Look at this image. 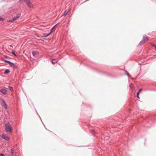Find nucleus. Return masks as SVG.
Masks as SVG:
<instances>
[{
  "mask_svg": "<svg viewBox=\"0 0 156 156\" xmlns=\"http://www.w3.org/2000/svg\"><path fill=\"white\" fill-rule=\"evenodd\" d=\"M5 128L6 131L7 132L12 133V128L9 122H8L5 124Z\"/></svg>",
  "mask_w": 156,
  "mask_h": 156,
  "instance_id": "f257e3e1",
  "label": "nucleus"
},
{
  "mask_svg": "<svg viewBox=\"0 0 156 156\" xmlns=\"http://www.w3.org/2000/svg\"><path fill=\"white\" fill-rule=\"evenodd\" d=\"M148 39V37L146 35L143 36V40L140 42L139 44V46L143 45L144 43L147 41Z\"/></svg>",
  "mask_w": 156,
  "mask_h": 156,
  "instance_id": "f03ea898",
  "label": "nucleus"
},
{
  "mask_svg": "<svg viewBox=\"0 0 156 156\" xmlns=\"http://www.w3.org/2000/svg\"><path fill=\"white\" fill-rule=\"evenodd\" d=\"M21 16V14L19 13L16 16L14 17L12 19L8 20V22L14 21L19 18Z\"/></svg>",
  "mask_w": 156,
  "mask_h": 156,
  "instance_id": "7ed1b4c3",
  "label": "nucleus"
},
{
  "mask_svg": "<svg viewBox=\"0 0 156 156\" xmlns=\"http://www.w3.org/2000/svg\"><path fill=\"white\" fill-rule=\"evenodd\" d=\"M26 3L29 7L32 8L33 7L34 5L33 4L30 2V0H27Z\"/></svg>",
  "mask_w": 156,
  "mask_h": 156,
  "instance_id": "20e7f679",
  "label": "nucleus"
},
{
  "mask_svg": "<svg viewBox=\"0 0 156 156\" xmlns=\"http://www.w3.org/2000/svg\"><path fill=\"white\" fill-rule=\"evenodd\" d=\"M2 137L3 139L6 140H9V137L7 136V135L4 133L2 134Z\"/></svg>",
  "mask_w": 156,
  "mask_h": 156,
  "instance_id": "39448f33",
  "label": "nucleus"
},
{
  "mask_svg": "<svg viewBox=\"0 0 156 156\" xmlns=\"http://www.w3.org/2000/svg\"><path fill=\"white\" fill-rule=\"evenodd\" d=\"M32 53L34 56L36 57H38L39 55V53L37 51H32Z\"/></svg>",
  "mask_w": 156,
  "mask_h": 156,
  "instance_id": "423d86ee",
  "label": "nucleus"
},
{
  "mask_svg": "<svg viewBox=\"0 0 156 156\" xmlns=\"http://www.w3.org/2000/svg\"><path fill=\"white\" fill-rule=\"evenodd\" d=\"M0 91L4 95H6L7 94V90L4 89H2L0 90Z\"/></svg>",
  "mask_w": 156,
  "mask_h": 156,
  "instance_id": "0eeeda50",
  "label": "nucleus"
},
{
  "mask_svg": "<svg viewBox=\"0 0 156 156\" xmlns=\"http://www.w3.org/2000/svg\"><path fill=\"white\" fill-rule=\"evenodd\" d=\"M12 68L14 69H16L17 68V67L16 65L14 64L13 63L12 64L11 66Z\"/></svg>",
  "mask_w": 156,
  "mask_h": 156,
  "instance_id": "6e6552de",
  "label": "nucleus"
},
{
  "mask_svg": "<svg viewBox=\"0 0 156 156\" xmlns=\"http://www.w3.org/2000/svg\"><path fill=\"white\" fill-rule=\"evenodd\" d=\"M4 62H5V63H6L9 64L10 66H11L12 64V62H11L7 60H5L4 61Z\"/></svg>",
  "mask_w": 156,
  "mask_h": 156,
  "instance_id": "1a4fd4ad",
  "label": "nucleus"
},
{
  "mask_svg": "<svg viewBox=\"0 0 156 156\" xmlns=\"http://www.w3.org/2000/svg\"><path fill=\"white\" fill-rule=\"evenodd\" d=\"M2 101H3V103H4V107L5 109H7V107L5 101L3 100H2Z\"/></svg>",
  "mask_w": 156,
  "mask_h": 156,
  "instance_id": "9d476101",
  "label": "nucleus"
},
{
  "mask_svg": "<svg viewBox=\"0 0 156 156\" xmlns=\"http://www.w3.org/2000/svg\"><path fill=\"white\" fill-rule=\"evenodd\" d=\"M9 69H7L5 70V71L4 72V73L5 74H7L9 73Z\"/></svg>",
  "mask_w": 156,
  "mask_h": 156,
  "instance_id": "9b49d317",
  "label": "nucleus"
},
{
  "mask_svg": "<svg viewBox=\"0 0 156 156\" xmlns=\"http://www.w3.org/2000/svg\"><path fill=\"white\" fill-rule=\"evenodd\" d=\"M58 24L57 23V24H56V25H55L54 27H53L51 29V30H50V32H51V33H52V32H53V30L55 28V26Z\"/></svg>",
  "mask_w": 156,
  "mask_h": 156,
  "instance_id": "f8f14e48",
  "label": "nucleus"
},
{
  "mask_svg": "<svg viewBox=\"0 0 156 156\" xmlns=\"http://www.w3.org/2000/svg\"><path fill=\"white\" fill-rule=\"evenodd\" d=\"M27 0H20L19 1V2H20V3H23V2L24 1H25L26 2H27Z\"/></svg>",
  "mask_w": 156,
  "mask_h": 156,
  "instance_id": "ddd939ff",
  "label": "nucleus"
},
{
  "mask_svg": "<svg viewBox=\"0 0 156 156\" xmlns=\"http://www.w3.org/2000/svg\"><path fill=\"white\" fill-rule=\"evenodd\" d=\"M11 53L13 55L15 56H16V55L15 54V52L14 51H12L11 52Z\"/></svg>",
  "mask_w": 156,
  "mask_h": 156,
  "instance_id": "4468645a",
  "label": "nucleus"
},
{
  "mask_svg": "<svg viewBox=\"0 0 156 156\" xmlns=\"http://www.w3.org/2000/svg\"><path fill=\"white\" fill-rule=\"evenodd\" d=\"M129 87L131 88H133V85L132 83L129 84Z\"/></svg>",
  "mask_w": 156,
  "mask_h": 156,
  "instance_id": "2eb2a0df",
  "label": "nucleus"
},
{
  "mask_svg": "<svg viewBox=\"0 0 156 156\" xmlns=\"http://www.w3.org/2000/svg\"><path fill=\"white\" fill-rule=\"evenodd\" d=\"M9 88L11 91L13 90V87H12L9 86Z\"/></svg>",
  "mask_w": 156,
  "mask_h": 156,
  "instance_id": "dca6fc26",
  "label": "nucleus"
},
{
  "mask_svg": "<svg viewBox=\"0 0 156 156\" xmlns=\"http://www.w3.org/2000/svg\"><path fill=\"white\" fill-rule=\"evenodd\" d=\"M51 34V32H50L49 33H48V34H47L44 37H47L48 36H49Z\"/></svg>",
  "mask_w": 156,
  "mask_h": 156,
  "instance_id": "f3484780",
  "label": "nucleus"
},
{
  "mask_svg": "<svg viewBox=\"0 0 156 156\" xmlns=\"http://www.w3.org/2000/svg\"><path fill=\"white\" fill-rule=\"evenodd\" d=\"M151 46L153 47H154L156 49V45H155L154 44H151Z\"/></svg>",
  "mask_w": 156,
  "mask_h": 156,
  "instance_id": "a211bd4d",
  "label": "nucleus"
},
{
  "mask_svg": "<svg viewBox=\"0 0 156 156\" xmlns=\"http://www.w3.org/2000/svg\"><path fill=\"white\" fill-rule=\"evenodd\" d=\"M13 150L12 149L11 150V154L12 156L13 155Z\"/></svg>",
  "mask_w": 156,
  "mask_h": 156,
  "instance_id": "6ab92c4d",
  "label": "nucleus"
},
{
  "mask_svg": "<svg viewBox=\"0 0 156 156\" xmlns=\"http://www.w3.org/2000/svg\"><path fill=\"white\" fill-rule=\"evenodd\" d=\"M4 20V19L1 17H0V21H3Z\"/></svg>",
  "mask_w": 156,
  "mask_h": 156,
  "instance_id": "aec40b11",
  "label": "nucleus"
},
{
  "mask_svg": "<svg viewBox=\"0 0 156 156\" xmlns=\"http://www.w3.org/2000/svg\"><path fill=\"white\" fill-rule=\"evenodd\" d=\"M67 15V13H66V12H65L64 13V16H65Z\"/></svg>",
  "mask_w": 156,
  "mask_h": 156,
  "instance_id": "412c9836",
  "label": "nucleus"
},
{
  "mask_svg": "<svg viewBox=\"0 0 156 156\" xmlns=\"http://www.w3.org/2000/svg\"><path fill=\"white\" fill-rule=\"evenodd\" d=\"M0 156H5L4 154L1 153H0Z\"/></svg>",
  "mask_w": 156,
  "mask_h": 156,
  "instance_id": "4be33fe9",
  "label": "nucleus"
},
{
  "mask_svg": "<svg viewBox=\"0 0 156 156\" xmlns=\"http://www.w3.org/2000/svg\"><path fill=\"white\" fill-rule=\"evenodd\" d=\"M53 60H54V59H53L52 60V61L51 62V63L52 64H54L55 62H54L53 61Z\"/></svg>",
  "mask_w": 156,
  "mask_h": 156,
  "instance_id": "5701e85b",
  "label": "nucleus"
},
{
  "mask_svg": "<svg viewBox=\"0 0 156 156\" xmlns=\"http://www.w3.org/2000/svg\"><path fill=\"white\" fill-rule=\"evenodd\" d=\"M139 93H140V92L139 91H138L137 92V96H138L139 95Z\"/></svg>",
  "mask_w": 156,
  "mask_h": 156,
  "instance_id": "b1692460",
  "label": "nucleus"
},
{
  "mask_svg": "<svg viewBox=\"0 0 156 156\" xmlns=\"http://www.w3.org/2000/svg\"><path fill=\"white\" fill-rule=\"evenodd\" d=\"M142 90V89H141H141H140L138 91H139V92H140V91H141Z\"/></svg>",
  "mask_w": 156,
  "mask_h": 156,
  "instance_id": "393cba45",
  "label": "nucleus"
},
{
  "mask_svg": "<svg viewBox=\"0 0 156 156\" xmlns=\"http://www.w3.org/2000/svg\"><path fill=\"white\" fill-rule=\"evenodd\" d=\"M5 57L6 58H8V57L7 56H5Z\"/></svg>",
  "mask_w": 156,
  "mask_h": 156,
  "instance_id": "a878e982",
  "label": "nucleus"
},
{
  "mask_svg": "<svg viewBox=\"0 0 156 156\" xmlns=\"http://www.w3.org/2000/svg\"><path fill=\"white\" fill-rule=\"evenodd\" d=\"M126 74L128 76L129 75V74L128 73H127Z\"/></svg>",
  "mask_w": 156,
  "mask_h": 156,
  "instance_id": "bb28decb",
  "label": "nucleus"
},
{
  "mask_svg": "<svg viewBox=\"0 0 156 156\" xmlns=\"http://www.w3.org/2000/svg\"><path fill=\"white\" fill-rule=\"evenodd\" d=\"M137 97L138 98H140L139 97V95L138 96H137Z\"/></svg>",
  "mask_w": 156,
  "mask_h": 156,
  "instance_id": "cd10ccee",
  "label": "nucleus"
}]
</instances>
